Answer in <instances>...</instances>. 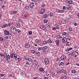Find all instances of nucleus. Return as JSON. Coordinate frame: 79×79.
I'll return each mask as SVG.
<instances>
[{
    "instance_id": "nucleus-1",
    "label": "nucleus",
    "mask_w": 79,
    "mask_h": 79,
    "mask_svg": "<svg viewBox=\"0 0 79 79\" xmlns=\"http://www.w3.org/2000/svg\"><path fill=\"white\" fill-rule=\"evenodd\" d=\"M77 55H78V52L77 51L73 52L71 54V56L73 57H76Z\"/></svg>"
},
{
    "instance_id": "nucleus-2",
    "label": "nucleus",
    "mask_w": 79,
    "mask_h": 79,
    "mask_svg": "<svg viewBox=\"0 0 79 79\" xmlns=\"http://www.w3.org/2000/svg\"><path fill=\"white\" fill-rule=\"evenodd\" d=\"M12 23H8V24H4L2 25V28H4V27H9L10 26H11V25H12Z\"/></svg>"
},
{
    "instance_id": "nucleus-3",
    "label": "nucleus",
    "mask_w": 79,
    "mask_h": 79,
    "mask_svg": "<svg viewBox=\"0 0 79 79\" xmlns=\"http://www.w3.org/2000/svg\"><path fill=\"white\" fill-rule=\"evenodd\" d=\"M11 31L12 33L16 34V28L15 27H13L11 29Z\"/></svg>"
},
{
    "instance_id": "nucleus-4",
    "label": "nucleus",
    "mask_w": 79,
    "mask_h": 79,
    "mask_svg": "<svg viewBox=\"0 0 79 79\" xmlns=\"http://www.w3.org/2000/svg\"><path fill=\"white\" fill-rule=\"evenodd\" d=\"M68 40V38H66V37H64L62 40V42L63 43H66L67 41Z\"/></svg>"
},
{
    "instance_id": "nucleus-5",
    "label": "nucleus",
    "mask_w": 79,
    "mask_h": 79,
    "mask_svg": "<svg viewBox=\"0 0 79 79\" xmlns=\"http://www.w3.org/2000/svg\"><path fill=\"white\" fill-rule=\"evenodd\" d=\"M60 58V60H64L66 59V56L65 55H62Z\"/></svg>"
},
{
    "instance_id": "nucleus-6",
    "label": "nucleus",
    "mask_w": 79,
    "mask_h": 79,
    "mask_svg": "<svg viewBox=\"0 0 79 79\" xmlns=\"http://www.w3.org/2000/svg\"><path fill=\"white\" fill-rule=\"evenodd\" d=\"M49 62V61H48V59H45L44 60V62L46 64H48Z\"/></svg>"
},
{
    "instance_id": "nucleus-7",
    "label": "nucleus",
    "mask_w": 79,
    "mask_h": 79,
    "mask_svg": "<svg viewBox=\"0 0 79 79\" xmlns=\"http://www.w3.org/2000/svg\"><path fill=\"white\" fill-rule=\"evenodd\" d=\"M25 47L26 48H29L30 47V44L28 43H27L25 44Z\"/></svg>"
},
{
    "instance_id": "nucleus-8",
    "label": "nucleus",
    "mask_w": 79,
    "mask_h": 79,
    "mask_svg": "<svg viewBox=\"0 0 79 79\" xmlns=\"http://www.w3.org/2000/svg\"><path fill=\"white\" fill-rule=\"evenodd\" d=\"M4 34L5 35H8L10 33L9 31H8L6 30H5L4 31Z\"/></svg>"
},
{
    "instance_id": "nucleus-9",
    "label": "nucleus",
    "mask_w": 79,
    "mask_h": 79,
    "mask_svg": "<svg viewBox=\"0 0 79 79\" xmlns=\"http://www.w3.org/2000/svg\"><path fill=\"white\" fill-rule=\"evenodd\" d=\"M60 44V40H56V45L57 46H58V45Z\"/></svg>"
},
{
    "instance_id": "nucleus-10",
    "label": "nucleus",
    "mask_w": 79,
    "mask_h": 79,
    "mask_svg": "<svg viewBox=\"0 0 79 79\" xmlns=\"http://www.w3.org/2000/svg\"><path fill=\"white\" fill-rule=\"evenodd\" d=\"M44 12H45V9H42L41 10L40 14L42 15V14H43Z\"/></svg>"
},
{
    "instance_id": "nucleus-11",
    "label": "nucleus",
    "mask_w": 79,
    "mask_h": 79,
    "mask_svg": "<svg viewBox=\"0 0 79 79\" xmlns=\"http://www.w3.org/2000/svg\"><path fill=\"white\" fill-rule=\"evenodd\" d=\"M63 66L64 65V63L63 62H60V63L59 64V66Z\"/></svg>"
},
{
    "instance_id": "nucleus-12",
    "label": "nucleus",
    "mask_w": 79,
    "mask_h": 79,
    "mask_svg": "<svg viewBox=\"0 0 79 79\" xmlns=\"http://www.w3.org/2000/svg\"><path fill=\"white\" fill-rule=\"evenodd\" d=\"M41 50H45V49H47V46H44V47H41Z\"/></svg>"
},
{
    "instance_id": "nucleus-13",
    "label": "nucleus",
    "mask_w": 79,
    "mask_h": 79,
    "mask_svg": "<svg viewBox=\"0 0 79 79\" xmlns=\"http://www.w3.org/2000/svg\"><path fill=\"white\" fill-rule=\"evenodd\" d=\"M17 56H18V55L17 54H15L14 57H15V60H17Z\"/></svg>"
},
{
    "instance_id": "nucleus-14",
    "label": "nucleus",
    "mask_w": 79,
    "mask_h": 79,
    "mask_svg": "<svg viewBox=\"0 0 79 79\" xmlns=\"http://www.w3.org/2000/svg\"><path fill=\"white\" fill-rule=\"evenodd\" d=\"M34 6V2H31L30 4V7H33Z\"/></svg>"
},
{
    "instance_id": "nucleus-15",
    "label": "nucleus",
    "mask_w": 79,
    "mask_h": 79,
    "mask_svg": "<svg viewBox=\"0 0 79 79\" xmlns=\"http://www.w3.org/2000/svg\"><path fill=\"white\" fill-rule=\"evenodd\" d=\"M17 11L16 10H14L13 12L11 13L10 15H14V14H16Z\"/></svg>"
},
{
    "instance_id": "nucleus-16",
    "label": "nucleus",
    "mask_w": 79,
    "mask_h": 79,
    "mask_svg": "<svg viewBox=\"0 0 79 79\" xmlns=\"http://www.w3.org/2000/svg\"><path fill=\"white\" fill-rule=\"evenodd\" d=\"M47 42L48 43H49V44H52V43H53V42H52L50 40H47Z\"/></svg>"
},
{
    "instance_id": "nucleus-17",
    "label": "nucleus",
    "mask_w": 79,
    "mask_h": 79,
    "mask_svg": "<svg viewBox=\"0 0 79 79\" xmlns=\"http://www.w3.org/2000/svg\"><path fill=\"white\" fill-rule=\"evenodd\" d=\"M47 41H43V45H45V44H47Z\"/></svg>"
},
{
    "instance_id": "nucleus-18",
    "label": "nucleus",
    "mask_w": 79,
    "mask_h": 79,
    "mask_svg": "<svg viewBox=\"0 0 79 79\" xmlns=\"http://www.w3.org/2000/svg\"><path fill=\"white\" fill-rule=\"evenodd\" d=\"M62 21L63 24H65L66 23H68V21L67 20H63Z\"/></svg>"
},
{
    "instance_id": "nucleus-19",
    "label": "nucleus",
    "mask_w": 79,
    "mask_h": 79,
    "mask_svg": "<svg viewBox=\"0 0 79 79\" xmlns=\"http://www.w3.org/2000/svg\"><path fill=\"white\" fill-rule=\"evenodd\" d=\"M65 70L61 69L59 71V72L60 73H63L64 71Z\"/></svg>"
},
{
    "instance_id": "nucleus-20",
    "label": "nucleus",
    "mask_w": 79,
    "mask_h": 79,
    "mask_svg": "<svg viewBox=\"0 0 79 79\" xmlns=\"http://www.w3.org/2000/svg\"><path fill=\"white\" fill-rule=\"evenodd\" d=\"M67 44H66V46H70V45H71V43L69 42H67Z\"/></svg>"
},
{
    "instance_id": "nucleus-21",
    "label": "nucleus",
    "mask_w": 79,
    "mask_h": 79,
    "mask_svg": "<svg viewBox=\"0 0 79 79\" xmlns=\"http://www.w3.org/2000/svg\"><path fill=\"white\" fill-rule=\"evenodd\" d=\"M57 39H61L62 37L60 35H57L56 36Z\"/></svg>"
},
{
    "instance_id": "nucleus-22",
    "label": "nucleus",
    "mask_w": 79,
    "mask_h": 79,
    "mask_svg": "<svg viewBox=\"0 0 79 79\" xmlns=\"http://www.w3.org/2000/svg\"><path fill=\"white\" fill-rule=\"evenodd\" d=\"M29 8V6H26L25 8V9L26 10H27Z\"/></svg>"
},
{
    "instance_id": "nucleus-23",
    "label": "nucleus",
    "mask_w": 79,
    "mask_h": 79,
    "mask_svg": "<svg viewBox=\"0 0 79 79\" xmlns=\"http://www.w3.org/2000/svg\"><path fill=\"white\" fill-rule=\"evenodd\" d=\"M56 28L57 29H60V27H59V26H58V24H56Z\"/></svg>"
},
{
    "instance_id": "nucleus-24",
    "label": "nucleus",
    "mask_w": 79,
    "mask_h": 79,
    "mask_svg": "<svg viewBox=\"0 0 79 79\" xmlns=\"http://www.w3.org/2000/svg\"><path fill=\"white\" fill-rule=\"evenodd\" d=\"M39 71H41V72H42L44 71V69L42 68H40L39 69Z\"/></svg>"
},
{
    "instance_id": "nucleus-25",
    "label": "nucleus",
    "mask_w": 79,
    "mask_h": 79,
    "mask_svg": "<svg viewBox=\"0 0 79 79\" xmlns=\"http://www.w3.org/2000/svg\"><path fill=\"white\" fill-rule=\"evenodd\" d=\"M45 26L44 25L42 26L41 27V28L42 30H44V29H45Z\"/></svg>"
},
{
    "instance_id": "nucleus-26",
    "label": "nucleus",
    "mask_w": 79,
    "mask_h": 79,
    "mask_svg": "<svg viewBox=\"0 0 79 79\" xmlns=\"http://www.w3.org/2000/svg\"><path fill=\"white\" fill-rule=\"evenodd\" d=\"M73 3V1L72 0H69V4H71Z\"/></svg>"
},
{
    "instance_id": "nucleus-27",
    "label": "nucleus",
    "mask_w": 79,
    "mask_h": 79,
    "mask_svg": "<svg viewBox=\"0 0 79 79\" xmlns=\"http://www.w3.org/2000/svg\"><path fill=\"white\" fill-rule=\"evenodd\" d=\"M69 31L71 32L73 31V28L72 27H69Z\"/></svg>"
},
{
    "instance_id": "nucleus-28",
    "label": "nucleus",
    "mask_w": 79,
    "mask_h": 79,
    "mask_svg": "<svg viewBox=\"0 0 79 79\" xmlns=\"http://www.w3.org/2000/svg\"><path fill=\"white\" fill-rule=\"evenodd\" d=\"M39 3V1H35V5L37 6V4H38V3Z\"/></svg>"
},
{
    "instance_id": "nucleus-29",
    "label": "nucleus",
    "mask_w": 79,
    "mask_h": 79,
    "mask_svg": "<svg viewBox=\"0 0 79 79\" xmlns=\"http://www.w3.org/2000/svg\"><path fill=\"white\" fill-rule=\"evenodd\" d=\"M1 1L2 2V4H6V2H5V1H3V0H1Z\"/></svg>"
},
{
    "instance_id": "nucleus-30",
    "label": "nucleus",
    "mask_w": 79,
    "mask_h": 79,
    "mask_svg": "<svg viewBox=\"0 0 79 79\" xmlns=\"http://www.w3.org/2000/svg\"><path fill=\"white\" fill-rule=\"evenodd\" d=\"M16 25L18 26V27H20V23H16Z\"/></svg>"
},
{
    "instance_id": "nucleus-31",
    "label": "nucleus",
    "mask_w": 79,
    "mask_h": 79,
    "mask_svg": "<svg viewBox=\"0 0 79 79\" xmlns=\"http://www.w3.org/2000/svg\"><path fill=\"white\" fill-rule=\"evenodd\" d=\"M26 64L27 66H28L29 64V62L28 61H26Z\"/></svg>"
},
{
    "instance_id": "nucleus-32",
    "label": "nucleus",
    "mask_w": 79,
    "mask_h": 79,
    "mask_svg": "<svg viewBox=\"0 0 79 79\" xmlns=\"http://www.w3.org/2000/svg\"><path fill=\"white\" fill-rule=\"evenodd\" d=\"M67 35V33L66 32H64L62 33L63 35Z\"/></svg>"
},
{
    "instance_id": "nucleus-33",
    "label": "nucleus",
    "mask_w": 79,
    "mask_h": 79,
    "mask_svg": "<svg viewBox=\"0 0 79 79\" xmlns=\"http://www.w3.org/2000/svg\"><path fill=\"white\" fill-rule=\"evenodd\" d=\"M50 16L51 17H53V12H51L50 13Z\"/></svg>"
},
{
    "instance_id": "nucleus-34",
    "label": "nucleus",
    "mask_w": 79,
    "mask_h": 79,
    "mask_svg": "<svg viewBox=\"0 0 79 79\" xmlns=\"http://www.w3.org/2000/svg\"><path fill=\"white\" fill-rule=\"evenodd\" d=\"M6 58L8 59L9 60H10V55L9 54L7 55Z\"/></svg>"
},
{
    "instance_id": "nucleus-35",
    "label": "nucleus",
    "mask_w": 79,
    "mask_h": 79,
    "mask_svg": "<svg viewBox=\"0 0 79 79\" xmlns=\"http://www.w3.org/2000/svg\"><path fill=\"white\" fill-rule=\"evenodd\" d=\"M44 24L47 23V22H48V20H44Z\"/></svg>"
},
{
    "instance_id": "nucleus-36",
    "label": "nucleus",
    "mask_w": 79,
    "mask_h": 79,
    "mask_svg": "<svg viewBox=\"0 0 79 79\" xmlns=\"http://www.w3.org/2000/svg\"><path fill=\"white\" fill-rule=\"evenodd\" d=\"M4 56L6 58V57H7V54H6V53H5L4 55Z\"/></svg>"
},
{
    "instance_id": "nucleus-37",
    "label": "nucleus",
    "mask_w": 79,
    "mask_h": 79,
    "mask_svg": "<svg viewBox=\"0 0 79 79\" xmlns=\"http://www.w3.org/2000/svg\"><path fill=\"white\" fill-rule=\"evenodd\" d=\"M36 55H39L40 54V52H37L36 53Z\"/></svg>"
},
{
    "instance_id": "nucleus-38",
    "label": "nucleus",
    "mask_w": 79,
    "mask_h": 79,
    "mask_svg": "<svg viewBox=\"0 0 79 79\" xmlns=\"http://www.w3.org/2000/svg\"><path fill=\"white\" fill-rule=\"evenodd\" d=\"M72 73H73V74H74V73H76V70H72Z\"/></svg>"
},
{
    "instance_id": "nucleus-39",
    "label": "nucleus",
    "mask_w": 79,
    "mask_h": 79,
    "mask_svg": "<svg viewBox=\"0 0 79 79\" xmlns=\"http://www.w3.org/2000/svg\"><path fill=\"white\" fill-rule=\"evenodd\" d=\"M10 56L11 58H13V53H12L10 54Z\"/></svg>"
},
{
    "instance_id": "nucleus-40",
    "label": "nucleus",
    "mask_w": 79,
    "mask_h": 79,
    "mask_svg": "<svg viewBox=\"0 0 79 79\" xmlns=\"http://www.w3.org/2000/svg\"><path fill=\"white\" fill-rule=\"evenodd\" d=\"M28 58V61H32V59H31V58Z\"/></svg>"
},
{
    "instance_id": "nucleus-41",
    "label": "nucleus",
    "mask_w": 79,
    "mask_h": 79,
    "mask_svg": "<svg viewBox=\"0 0 79 79\" xmlns=\"http://www.w3.org/2000/svg\"><path fill=\"white\" fill-rule=\"evenodd\" d=\"M0 41H2V42H3V38L2 37H0Z\"/></svg>"
},
{
    "instance_id": "nucleus-42",
    "label": "nucleus",
    "mask_w": 79,
    "mask_h": 79,
    "mask_svg": "<svg viewBox=\"0 0 79 79\" xmlns=\"http://www.w3.org/2000/svg\"><path fill=\"white\" fill-rule=\"evenodd\" d=\"M17 31L18 33H21V30H20L19 29L17 30Z\"/></svg>"
},
{
    "instance_id": "nucleus-43",
    "label": "nucleus",
    "mask_w": 79,
    "mask_h": 79,
    "mask_svg": "<svg viewBox=\"0 0 79 79\" xmlns=\"http://www.w3.org/2000/svg\"><path fill=\"white\" fill-rule=\"evenodd\" d=\"M47 17V14H46L44 15V18H46Z\"/></svg>"
},
{
    "instance_id": "nucleus-44",
    "label": "nucleus",
    "mask_w": 79,
    "mask_h": 79,
    "mask_svg": "<svg viewBox=\"0 0 79 79\" xmlns=\"http://www.w3.org/2000/svg\"><path fill=\"white\" fill-rule=\"evenodd\" d=\"M64 11L63 10H59V11H58V13H63Z\"/></svg>"
},
{
    "instance_id": "nucleus-45",
    "label": "nucleus",
    "mask_w": 79,
    "mask_h": 79,
    "mask_svg": "<svg viewBox=\"0 0 79 79\" xmlns=\"http://www.w3.org/2000/svg\"><path fill=\"white\" fill-rule=\"evenodd\" d=\"M52 30L53 31H55V30H56V27H53L52 29Z\"/></svg>"
},
{
    "instance_id": "nucleus-46",
    "label": "nucleus",
    "mask_w": 79,
    "mask_h": 79,
    "mask_svg": "<svg viewBox=\"0 0 79 79\" xmlns=\"http://www.w3.org/2000/svg\"><path fill=\"white\" fill-rule=\"evenodd\" d=\"M64 74H67V72H66V70H64Z\"/></svg>"
},
{
    "instance_id": "nucleus-47",
    "label": "nucleus",
    "mask_w": 79,
    "mask_h": 79,
    "mask_svg": "<svg viewBox=\"0 0 79 79\" xmlns=\"http://www.w3.org/2000/svg\"><path fill=\"white\" fill-rule=\"evenodd\" d=\"M31 52L32 53L34 54V53H35V51L33 50H31Z\"/></svg>"
},
{
    "instance_id": "nucleus-48",
    "label": "nucleus",
    "mask_w": 79,
    "mask_h": 79,
    "mask_svg": "<svg viewBox=\"0 0 79 79\" xmlns=\"http://www.w3.org/2000/svg\"><path fill=\"white\" fill-rule=\"evenodd\" d=\"M32 32L31 31H29V33H28V34H29V35H31V34H32Z\"/></svg>"
},
{
    "instance_id": "nucleus-49",
    "label": "nucleus",
    "mask_w": 79,
    "mask_h": 79,
    "mask_svg": "<svg viewBox=\"0 0 79 79\" xmlns=\"http://www.w3.org/2000/svg\"><path fill=\"white\" fill-rule=\"evenodd\" d=\"M62 21H61V20H59V24H61V23H62Z\"/></svg>"
},
{
    "instance_id": "nucleus-50",
    "label": "nucleus",
    "mask_w": 79,
    "mask_h": 79,
    "mask_svg": "<svg viewBox=\"0 0 79 79\" xmlns=\"http://www.w3.org/2000/svg\"><path fill=\"white\" fill-rule=\"evenodd\" d=\"M4 75L3 74H0V76L1 77H3V76H4Z\"/></svg>"
},
{
    "instance_id": "nucleus-51",
    "label": "nucleus",
    "mask_w": 79,
    "mask_h": 79,
    "mask_svg": "<svg viewBox=\"0 0 79 79\" xmlns=\"http://www.w3.org/2000/svg\"><path fill=\"white\" fill-rule=\"evenodd\" d=\"M69 51H70V50H73V48H68Z\"/></svg>"
},
{
    "instance_id": "nucleus-52",
    "label": "nucleus",
    "mask_w": 79,
    "mask_h": 79,
    "mask_svg": "<svg viewBox=\"0 0 79 79\" xmlns=\"http://www.w3.org/2000/svg\"><path fill=\"white\" fill-rule=\"evenodd\" d=\"M18 22H19V23H23V21H22V20H19Z\"/></svg>"
},
{
    "instance_id": "nucleus-53",
    "label": "nucleus",
    "mask_w": 79,
    "mask_h": 79,
    "mask_svg": "<svg viewBox=\"0 0 79 79\" xmlns=\"http://www.w3.org/2000/svg\"><path fill=\"white\" fill-rule=\"evenodd\" d=\"M56 61H59V60H60V58H56Z\"/></svg>"
},
{
    "instance_id": "nucleus-54",
    "label": "nucleus",
    "mask_w": 79,
    "mask_h": 79,
    "mask_svg": "<svg viewBox=\"0 0 79 79\" xmlns=\"http://www.w3.org/2000/svg\"><path fill=\"white\" fill-rule=\"evenodd\" d=\"M66 76H64L62 77V79H66Z\"/></svg>"
},
{
    "instance_id": "nucleus-55",
    "label": "nucleus",
    "mask_w": 79,
    "mask_h": 79,
    "mask_svg": "<svg viewBox=\"0 0 79 79\" xmlns=\"http://www.w3.org/2000/svg\"><path fill=\"white\" fill-rule=\"evenodd\" d=\"M39 41V39H36L35 40V42H38Z\"/></svg>"
},
{
    "instance_id": "nucleus-56",
    "label": "nucleus",
    "mask_w": 79,
    "mask_h": 79,
    "mask_svg": "<svg viewBox=\"0 0 79 79\" xmlns=\"http://www.w3.org/2000/svg\"><path fill=\"white\" fill-rule=\"evenodd\" d=\"M17 59L18 60V61H20L21 60V58L18 57Z\"/></svg>"
},
{
    "instance_id": "nucleus-57",
    "label": "nucleus",
    "mask_w": 79,
    "mask_h": 79,
    "mask_svg": "<svg viewBox=\"0 0 79 79\" xmlns=\"http://www.w3.org/2000/svg\"><path fill=\"white\" fill-rule=\"evenodd\" d=\"M42 50V49L41 48V47L38 48V51H40V50Z\"/></svg>"
},
{
    "instance_id": "nucleus-58",
    "label": "nucleus",
    "mask_w": 79,
    "mask_h": 79,
    "mask_svg": "<svg viewBox=\"0 0 79 79\" xmlns=\"http://www.w3.org/2000/svg\"><path fill=\"white\" fill-rule=\"evenodd\" d=\"M65 51L66 52H69V50L68 49H65Z\"/></svg>"
},
{
    "instance_id": "nucleus-59",
    "label": "nucleus",
    "mask_w": 79,
    "mask_h": 79,
    "mask_svg": "<svg viewBox=\"0 0 79 79\" xmlns=\"http://www.w3.org/2000/svg\"><path fill=\"white\" fill-rule=\"evenodd\" d=\"M44 79H48V78L47 77H44Z\"/></svg>"
},
{
    "instance_id": "nucleus-60",
    "label": "nucleus",
    "mask_w": 79,
    "mask_h": 79,
    "mask_svg": "<svg viewBox=\"0 0 79 79\" xmlns=\"http://www.w3.org/2000/svg\"><path fill=\"white\" fill-rule=\"evenodd\" d=\"M9 77H13V75H12L11 74H10V75Z\"/></svg>"
},
{
    "instance_id": "nucleus-61",
    "label": "nucleus",
    "mask_w": 79,
    "mask_h": 79,
    "mask_svg": "<svg viewBox=\"0 0 79 79\" xmlns=\"http://www.w3.org/2000/svg\"><path fill=\"white\" fill-rule=\"evenodd\" d=\"M74 25L75 26H77V23H74Z\"/></svg>"
},
{
    "instance_id": "nucleus-62",
    "label": "nucleus",
    "mask_w": 79,
    "mask_h": 79,
    "mask_svg": "<svg viewBox=\"0 0 79 79\" xmlns=\"http://www.w3.org/2000/svg\"><path fill=\"white\" fill-rule=\"evenodd\" d=\"M0 56H3V54L2 53H0Z\"/></svg>"
},
{
    "instance_id": "nucleus-63",
    "label": "nucleus",
    "mask_w": 79,
    "mask_h": 79,
    "mask_svg": "<svg viewBox=\"0 0 79 79\" xmlns=\"http://www.w3.org/2000/svg\"><path fill=\"white\" fill-rule=\"evenodd\" d=\"M65 8H66V6H64L63 7V10H65Z\"/></svg>"
},
{
    "instance_id": "nucleus-64",
    "label": "nucleus",
    "mask_w": 79,
    "mask_h": 79,
    "mask_svg": "<svg viewBox=\"0 0 79 79\" xmlns=\"http://www.w3.org/2000/svg\"><path fill=\"white\" fill-rule=\"evenodd\" d=\"M77 15L78 18H79V13H77Z\"/></svg>"
}]
</instances>
